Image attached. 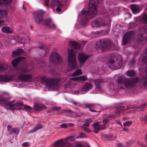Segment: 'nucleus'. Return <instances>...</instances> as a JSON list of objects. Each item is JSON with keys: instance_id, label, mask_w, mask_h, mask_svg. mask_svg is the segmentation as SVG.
Listing matches in <instances>:
<instances>
[{"instance_id": "obj_1", "label": "nucleus", "mask_w": 147, "mask_h": 147, "mask_svg": "<svg viewBox=\"0 0 147 147\" xmlns=\"http://www.w3.org/2000/svg\"><path fill=\"white\" fill-rule=\"evenodd\" d=\"M98 0H91L88 4L89 8L87 11H82L81 12L82 18L80 21V23L82 25H85L97 13V7L99 3Z\"/></svg>"}, {"instance_id": "obj_22", "label": "nucleus", "mask_w": 147, "mask_h": 147, "mask_svg": "<svg viewBox=\"0 0 147 147\" xmlns=\"http://www.w3.org/2000/svg\"><path fill=\"white\" fill-rule=\"evenodd\" d=\"M7 16V13L6 11L0 9V19L1 18H6ZM4 23L3 20H0V26Z\"/></svg>"}, {"instance_id": "obj_52", "label": "nucleus", "mask_w": 147, "mask_h": 147, "mask_svg": "<svg viewBox=\"0 0 147 147\" xmlns=\"http://www.w3.org/2000/svg\"><path fill=\"white\" fill-rule=\"evenodd\" d=\"M67 123H63L60 125L61 127V128H66L67 126Z\"/></svg>"}, {"instance_id": "obj_6", "label": "nucleus", "mask_w": 147, "mask_h": 147, "mask_svg": "<svg viewBox=\"0 0 147 147\" xmlns=\"http://www.w3.org/2000/svg\"><path fill=\"white\" fill-rule=\"evenodd\" d=\"M41 80L44 83L47 84L48 86L52 89L57 87L60 79L58 78H49L45 77H42Z\"/></svg>"}, {"instance_id": "obj_27", "label": "nucleus", "mask_w": 147, "mask_h": 147, "mask_svg": "<svg viewBox=\"0 0 147 147\" xmlns=\"http://www.w3.org/2000/svg\"><path fill=\"white\" fill-rule=\"evenodd\" d=\"M95 105L94 104L86 103L84 106L85 108H88L90 111L96 112V111L94 110Z\"/></svg>"}, {"instance_id": "obj_64", "label": "nucleus", "mask_w": 147, "mask_h": 147, "mask_svg": "<svg viewBox=\"0 0 147 147\" xmlns=\"http://www.w3.org/2000/svg\"><path fill=\"white\" fill-rule=\"evenodd\" d=\"M144 119L145 121H147V114H146L144 116Z\"/></svg>"}, {"instance_id": "obj_19", "label": "nucleus", "mask_w": 147, "mask_h": 147, "mask_svg": "<svg viewBox=\"0 0 147 147\" xmlns=\"http://www.w3.org/2000/svg\"><path fill=\"white\" fill-rule=\"evenodd\" d=\"M24 59V57H19L13 59L11 62L13 67L15 68L19 63L23 61Z\"/></svg>"}, {"instance_id": "obj_17", "label": "nucleus", "mask_w": 147, "mask_h": 147, "mask_svg": "<svg viewBox=\"0 0 147 147\" xmlns=\"http://www.w3.org/2000/svg\"><path fill=\"white\" fill-rule=\"evenodd\" d=\"M139 80V78L138 77L128 78L127 81V82H128V88H131L133 86L134 84L137 83Z\"/></svg>"}, {"instance_id": "obj_8", "label": "nucleus", "mask_w": 147, "mask_h": 147, "mask_svg": "<svg viewBox=\"0 0 147 147\" xmlns=\"http://www.w3.org/2000/svg\"><path fill=\"white\" fill-rule=\"evenodd\" d=\"M119 60L118 59H111L108 63V66L112 69H119L122 67L123 60L121 59H119Z\"/></svg>"}, {"instance_id": "obj_36", "label": "nucleus", "mask_w": 147, "mask_h": 147, "mask_svg": "<svg viewBox=\"0 0 147 147\" xmlns=\"http://www.w3.org/2000/svg\"><path fill=\"white\" fill-rule=\"evenodd\" d=\"M19 132V129L16 128H11L9 131L10 134H14L15 135H18Z\"/></svg>"}, {"instance_id": "obj_44", "label": "nucleus", "mask_w": 147, "mask_h": 147, "mask_svg": "<svg viewBox=\"0 0 147 147\" xmlns=\"http://www.w3.org/2000/svg\"><path fill=\"white\" fill-rule=\"evenodd\" d=\"M132 121H129L124 122L123 123V125L124 127H125L126 126H129L132 124Z\"/></svg>"}, {"instance_id": "obj_2", "label": "nucleus", "mask_w": 147, "mask_h": 147, "mask_svg": "<svg viewBox=\"0 0 147 147\" xmlns=\"http://www.w3.org/2000/svg\"><path fill=\"white\" fill-rule=\"evenodd\" d=\"M115 8L111 5L109 6L108 7V9L106 10H105L103 8V13L106 17H108L107 20L108 22L107 23H105L104 22V20L102 19H98L97 20H94L92 21V25L93 27H99L102 26H107L108 27V29L106 32H109L110 30L111 27V20L110 18L114 13L113 10V9Z\"/></svg>"}, {"instance_id": "obj_46", "label": "nucleus", "mask_w": 147, "mask_h": 147, "mask_svg": "<svg viewBox=\"0 0 147 147\" xmlns=\"http://www.w3.org/2000/svg\"><path fill=\"white\" fill-rule=\"evenodd\" d=\"M80 136H77L76 137L77 138H84L86 137V135L83 133H80Z\"/></svg>"}, {"instance_id": "obj_29", "label": "nucleus", "mask_w": 147, "mask_h": 147, "mask_svg": "<svg viewBox=\"0 0 147 147\" xmlns=\"http://www.w3.org/2000/svg\"><path fill=\"white\" fill-rule=\"evenodd\" d=\"M131 9L133 13L136 14L140 11V7L136 4L133 5L131 7Z\"/></svg>"}, {"instance_id": "obj_55", "label": "nucleus", "mask_w": 147, "mask_h": 147, "mask_svg": "<svg viewBox=\"0 0 147 147\" xmlns=\"http://www.w3.org/2000/svg\"><path fill=\"white\" fill-rule=\"evenodd\" d=\"M89 123L86 121L85 123H84L82 126H83L84 127H89Z\"/></svg>"}, {"instance_id": "obj_60", "label": "nucleus", "mask_w": 147, "mask_h": 147, "mask_svg": "<svg viewBox=\"0 0 147 147\" xmlns=\"http://www.w3.org/2000/svg\"><path fill=\"white\" fill-rule=\"evenodd\" d=\"M61 9L59 7H57L56 8V10L59 12H61Z\"/></svg>"}, {"instance_id": "obj_53", "label": "nucleus", "mask_w": 147, "mask_h": 147, "mask_svg": "<svg viewBox=\"0 0 147 147\" xmlns=\"http://www.w3.org/2000/svg\"><path fill=\"white\" fill-rule=\"evenodd\" d=\"M72 102L76 105H77L79 107L80 106V104L79 102L73 101H72Z\"/></svg>"}, {"instance_id": "obj_15", "label": "nucleus", "mask_w": 147, "mask_h": 147, "mask_svg": "<svg viewBox=\"0 0 147 147\" xmlns=\"http://www.w3.org/2000/svg\"><path fill=\"white\" fill-rule=\"evenodd\" d=\"M89 54H86L84 53H79L78 59L79 62L81 63H84L89 57Z\"/></svg>"}, {"instance_id": "obj_45", "label": "nucleus", "mask_w": 147, "mask_h": 147, "mask_svg": "<svg viewBox=\"0 0 147 147\" xmlns=\"http://www.w3.org/2000/svg\"><path fill=\"white\" fill-rule=\"evenodd\" d=\"M50 73L53 75L55 76H58L59 75V74L57 73L56 71L53 69L50 70Z\"/></svg>"}, {"instance_id": "obj_26", "label": "nucleus", "mask_w": 147, "mask_h": 147, "mask_svg": "<svg viewBox=\"0 0 147 147\" xmlns=\"http://www.w3.org/2000/svg\"><path fill=\"white\" fill-rule=\"evenodd\" d=\"M24 52L23 49L21 48H19L16 50L13 51L12 55L13 56H16L22 55Z\"/></svg>"}, {"instance_id": "obj_61", "label": "nucleus", "mask_w": 147, "mask_h": 147, "mask_svg": "<svg viewBox=\"0 0 147 147\" xmlns=\"http://www.w3.org/2000/svg\"><path fill=\"white\" fill-rule=\"evenodd\" d=\"M11 126L9 125H7V130L8 131H10V130H11Z\"/></svg>"}, {"instance_id": "obj_41", "label": "nucleus", "mask_w": 147, "mask_h": 147, "mask_svg": "<svg viewBox=\"0 0 147 147\" xmlns=\"http://www.w3.org/2000/svg\"><path fill=\"white\" fill-rule=\"evenodd\" d=\"M136 63V61L135 59L134 58H132L130 60V61L129 63V65L131 67L134 66Z\"/></svg>"}, {"instance_id": "obj_40", "label": "nucleus", "mask_w": 147, "mask_h": 147, "mask_svg": "<svg viewBox=\"0 0 147 147\" xmlns=\"http://www.w3.org/2000/svg\"><path fill=\"white\" fill-rule=\"evenodd\" d=\"M82 70L79 69L77 70L75 72H74L72 74L73 76H78L81 74H82Z\"/></svg>"}, {"instance_id": "obj_59", "label": "nucleus", "mask_w": 147, "mask_h": 147, "mask_svg": "<svg viewBox=\"0 0 147 147\" xmlns=\"http://www.w3.org/2000/svg\"><path fill=\"white\" fill-rule=\"evenodd\" d=\"M60 107H54L53 108V109L54 111H57L59 109H60Z\"/></svg>"}, {"instance_id": "obj_25", "label": "nucleus", "mask_w": 147, "mask_h": 147, "mask_svg": "<svg viewBox=\"0 0 147 147\" xmlns=\"http://www.w3.org/2000/svg\"><path fill=\"white\" fill-rule=\"evenodd\" d=\"M11 79V77L7 75H0V83L1 82H7Z\"/></svg>"}, {"instance_id": "obj_51", "label": "nucleus", "mask_w": 147, "mask_h": 147, "mask_svg": "<svg viewBox=\"0 0 147 147\" xmlns=\"http://www.w3.org/2000/svg\"><path fill=\"white\" fill-rule=\"evenodd\" d=\"M23 105V103L22 102H18L16 104V105L17 107L22 106Z\"/></svg>"}, {"instance_id": "obj_12", "label": "nucleus", "mask_w": 147, "mask_h": 147, "mask_svg": "<svg viewBox=\"0 0 147 147\" xmlns=\"http://www.w3.org/2000/svg\"><path fill=\"white\" fill-rule=\"evenodd\" d=\"M133 34L134 32L132 31L127 32L125 33L122 38L123 44L125 45L128 43L133 37Z\"/></svg>"}, {"instance_id": "obj_48", "label": "nucleus", "mask_w": 147, "mask_h": 147, "mask_svg": "<svg viewBox=\"0 0 147 147\" xmlns=\"http://www.w3.org/2000/svg\"><path fill=\"white\" fill-rule=\"evenodd\" d=\"M112 87L113 88H112L111 87V88H110V90H111L112 89H113V90L114 91H115L119 87L118 86H117L116 87V88L115 87V85H112Z\"/></svg>"}, {"instance_id": "obj_30", "label": "nucleus", "mask_w": 147, "mask_h": 147, "mask_svg": "<svg viewBox=\"0 0 147 147\" xmlns=\"http://www.w3.org/2000/svg\"><path fill=\"white\" fill-rule=\"evenodd\" d=\"M102 82V81L100 79H97L94 81L95 88L98 90H101L100 84Z\"/></svg>"}, {"instance_id": "obj_54", "label": "nucleus", "mask_w": 147, "mask_h": 147, "mask_svg": "<svg viewBox=\"0 0 147 147\" xmlns=\"http://www.w3.org/2000/svg\"><path fill=\"white\" fill-rule=\"evenodd\" d=\"M147 105V103H145V104H142V105L139 107H138V109H142V108H144L145 107H146V106Z\"/></svg>"}, {"instance_id": "obj_34", "label": "nucleus", "mask_w": 147, "mask_h": 147, "mask_svg": "<svg viewBox=\"0 0 147 147\" xmlns=\"http://www.w3.org/2000/svg\"><path fill=\"white\" fill-rule=\"evenodd\" d=\"M126 75L129 77H133L136 75L135 71L133 69L128 70L126 72Z\"/></svg>"}, {"instance_id": "obj_14", "label": "nucleus", "mask_w": 147, "mask_h": 147, "mask_svg": "<svg viewBox=\"0 0 147 147\" xmlns=\"http://www.w3.org/2000/svg\"><path fill=\"white\" fill-rule=\"evenodd\" d=\"M99 121H97L93 124V127L94 128L93 131L96 134L100 131L104 130L106 128V125H99Z\"/></svg>"}, {"instance_id": "obj_4", "label": "nucleus", "mask_w": 147, "mask_h": 147, "mask_svg": "<svg viewBox=\"0 0 147 147\" xmlns=\"http://www.w3.org/2000/svg\"><path fill=\"white\" fill-rule=\"evenodd\" d=\"M30 69L26 67H22L20 69L21 73L18 76V79L22 82H28L31 81L33 76L32 73H30Z\"/></svg>"}, {"instance_id": "obj_31", "label": "nucleus", "mask_w": 147, "mask_h": 147, "mask_svg": "<svg viewBox=\"0 0 147 147\" xmlns=\"http://www.w3.org/2000/svg\"><path fill=\"white\" fill-rule=\"evenodd\" d=\"M54 145V147H62L64 145V142L63 139L60 140L56 141Z\"/></svg>"}, {"instance_id": "obj_3", "label": "nucleus", "mask_w": 147, "mask_h": 147, "mask_svg": "<svg viewBox=\"0 0 147 147\" xmlns=\"http://www.w3.org/2000/svg\"><path fill=\"white\" fill-rule=\"evenodd\" d=\"M69 45L72 48V49L68 50V61L69 63L68 71L76 68L78 66L76 61V50L79 49L80 46L78 44L76 41H71L69 42Z\"/></svg>"}, {"instance_id": "obj_58", "label": "nucleus", "mask_w": 147, "mask_h": 147, "mask_svg": "<svg viewBox=\"0 0 147 147\" xmlns=\"http://www.w3.org/2000/svg\"><path fill=\"white\" fill-rule=\"evenodd\" d=\"M67 126H69V127L73 126L74 125V124L71 123H67Z\"/></svg>"}, {"instance_id": "obj_37", "label": "nucleus", "mask_w": 147, "mask_h": 147, "mask_svg": "<svg viewBox=\"0 0 147 147\" xmlns=\"http://www.w3.org/2000/svg\"><path fill=\"white\" fill-rule=\"evenodd\" d=\"M11 1L12 0H0V6H5L7 5L9 1Z\"/></svg>"}, {"instance_id": "obj_56", "label": "nucleus", "mask_w": 147, "mask_h": 147, "mask_svg": "<svg viewBox=\"0 0 147 147\" xmlns=\"http://www.w3.org/2000/svg\"><path fill=\"white\" fill-rule=\"evenodd\" d=\"M93 33L95 34H100L102 32L101 31H98L92 32Z\"/></svg>"}, {"instance_id": "obj_42", "label": "nucleus", "mask_w": 147, "mask_h": 147, "mask_svg": "<svg viewBox=\"0 0 147 147\" xmlns=\"http://www.w3.org/2000/svg\"><path fill=\"white\" fill-rule=\"evenodd\" d=\"M74 136H70L67 137L64 139L65 140H69L73 142L74 141Z\"/></svg>"}, {"instance_id": "obj_39", "label": "nucleus", "mask_w": 147, "mask_h": 147, "mask_svg": "<svg viewBox=\"0 0 147 147\" xmlns=\"http://www.w3.org/2000/svg\"><path fill=\"white\" fill-rule=\"evenodd\" d=\"M104 72V71L103 70L101 69L97 68L96 70H95V71L94 72V73L99 75H101L102 74H103Z\"/></svg>"}, {"instance_id": "obj_63", "label": "nucleus", "mask_w": 147, "mask_h": 147, "mask_svg": "<svg viewBox=\"0 0 147 147\" xmlns=\"http://www.w3.org/2000/svg\"><path fill=\"white\" fill-rule=\"evenodd\" d=\"M86 120L87 122H88V123L89 122H91L92 121V120L91 119H86Z\"/></svg>"}, {"instance_id": "obj_24", "label": "nucleus", "mask_w": 147, "mask_h": 147, "mask_svg": "<svg viewBox=\"0 0 147 147\" xmlns=\"http://www.w3.org/2000/svg\"><path fill=\"white\" fill-rule=\"evenodd\" d=\"M1 30L3 32L6 34H12L13 32L12 28L7 26H4L2 27Z\"/></svg>"}, {"instance_id": "obj_18", "label": "nucleus", "mask_w": 147, "mask_h": 147, "mask_svg": "<svg viewBox=\"0 0 147 147\" xmlns=\"http://www.w3.org/2000/svg\"><path fill=\"white\" fill-rule=\"evenodd\" d=\"M127 78L119 77L117 79V82L119 84L124 85L126 87L128 88V82H127Z\"/></svg>"}, {"instance_id": "obj_47", "label": "nucleus", "mask_w": 147, "mask_h": 147, "mask_svg": "<svg viewBox=\"0 0 147 147\" xmlns=\"http://www.w3.org/2000/svg\"><path fill=\"white\" fill-rule=\"evenodd\" d=\"M24 108L26 110H31L32 109V108L31 107L27 105H25Z\"/></svg>"}, {"instance_id": "obj_5", "label": "nucleus", "mask_w": 147, "mask_h": 147, "mask_svg": "<svg viewBox=\"0 0 147 147\" xmlns=\"http://www.w3.org/2000/svg\"><path fill=\"white\" fill-rule=\"evenodd\" d=\"M114 45L113 42L109 39H102L98 41L96 44L95 47L97 49H100L105 51L109 49Z\"/></svg>"}, {"instance_id": "obj_43", "label": "nucleus", "mask_w": 147, "mask_h": 147, "mask_svg": "<svg viewBox=\"0 0 147 147\" xmlns=\"http://www.w3.org/2000/svg\"><path fill=\"white\" fill-rule=\"evenodd\" d=\"M49 0H45V1L42 3L45 6L47 7H48L49 5Z\"/></svg>"}, {"instance_id": "obj_9", "label": "nucleus", "mask_w": 147, "mask_h": 147, "mask_svg": "<svg viewBox=\"0 0 147 147\" xmlns=\"http://www.w3.org/2000/svg\"><path fill=\"white\" fill-rule=\"evenodd\" d=\"M125 111V108L124 107H119L116 109L115 113L110 116V117L104 118L102 121L103 123L104 124L108 123L111 120V117H118L121 113H123Z\"/></svg>"}, {"instance_id": "obj_16", "label": "nucleus", "mask_w": 147, "mask_h": 147, "mask_svg": "<svg viewBox=\"0 0 147 147\" xmlns=\"http://www.w3.org/2000/svg\"><path fill=\"white\" fill-rule=\"evenodd\" d=\"M93 87V85L89 82L85 83L83 85L81 89V92L82 94H84L86 91L91 90Z\"/></svg>"}, {"instance_id": "obj_23", "label": "nucleus", "mask_w": 147, "mask_h": 147, "mask_svg": "<svg viewBox=\"0 0 147 147\" xmlns=\"http://www.w3.org/2000/svg\"><path fill=\"white\" fill-rule=\"evenodd\" d=\"M134 20L136 21H139L140 22H144L147 24V14L141 16L136 18Z\"/></svg>"}, {"instance_id": "obj_35", "label": "nucleus", "mask_w": 147, "mask_h": 147, "mask_svg": "<svg viewBox=\"0 0 147 147\" xmlns=\"http://www.w3.org/2000/svg\"><path fill=\"white\" fill-rule=\"evenodd\" d=\"M42 125L41 124H38L36 125V127L33 128L30 131L31 132H34L38 130L39 129L42 128Z\"/></svg>"}, {"instance_id": "obj_7", "label": "nucleus", "mask_w": 147, "mask_h": 147, "mask_svg": "<svg viewBox=\"0 0 147 147\" xmlns=\"http://www.w3.org/2000/svg\"><path fill=\"white\" fill-rule=\"evenodd\" d=\"M142 29H144V33H142L138 36V42L137 44L133 45V46L135 49L138 47L140 45L143 44L147 41V28H145L143 27Z\"/></svg>"}, {"instance_id": "obj_28", "label": "nucleus", "mask_w": 147, "mask_h": 147, "mask_svg": "<svg viewBox=\"0 0 147 147\" xmlns=\"http://www.w3.org/2000/svg\"><path fill=\"white\" fill-rule=\"evenodd\" d=\"M64 1V0H51L50 4L52 5H56L61 6L62 2Z\"/></svg>"}, {"instance_id": "obj_20", "label": "nucleus", "mask_w": 147, "mask_h": 147, "mask_svg": "<svg viewBox=\"0 0 147 147\" xmlns=\"http://www.w3.org/2000/svg\"><path fill=\"white\" fill-rule=\"evenodd\" d=\"M44 24L47 25L49 28L51 29H54L56 28L55 25L52 23V20L51 19H48L46 20Z\"/></svg>"}, {"instance_id": "obj_49", "label": "nucleus", "mask_w": 147, "mask_h": 147, "mask_svg": "<svg viewBox=\"0 0 147 147\" xmlns=\"http://www.w3.org/2000/svg\"><path fill=\"white\" fill-rule=\"evenodd\" d=\"M137 22H134V23L132 22H130L129 23V26H130V27H131V26L132 25L134 27H135L137 26Z\"/></svg>"}, {"instance_id": "obj_57", "label": "nucleus", "mask_w": 147, "mask_h": 147, "mask_svg": "<svg viewBox=\"0 0 147 147\" xmlns=\"http://www.w3.org/2000/svg\"><path fill=\"white\" fill-rule=\"evenodd\" d=\"M15 105L16 104H9L8 105L9 107L10 108H13Z\"/></svg>"}, {"instance_id": "obj_10", "label": "nucleus", "mask_w": 147, "mask_h": 147, "mask_svg": "<svg viewBox=\"0 0 147 147\" xmlns=\"http://www.w3.org/2000/svg\"><path fill=\"white\" fill-rule=\"evenodd\" d=\"M50 62L54 63L59 64L62 59L59 55L56 52L52 53L49 58Z\"/></svg>"}, {"instance_id": "obj_38", "label": "nucleus", "mask_w": 147, "mask_h": 147, "mask_svg": "<svg viewBox=\"0 0 147 147\" xmlns=\"http://www.w3.org/2000/svg\"><path fill=\"white\" fill-rule=\"evenodd\" d=\"M9 99L5 97L0 98V104H6Z\"/></svg>"}, {"instance_id": "obj_13", "label": "nucleus", "mask_w": 147, "mask_h": 147, "mask_svg": "<svg viewBox=\"0 0 147 147\" xmlns=\"http://www.w3.org/2000/svg\"><path fill=\"white\" fill-rule=\"evenodd\" d=\"M45 12L42 10H40L35 13V19L37 23H40L43 20V16Z\"/></svg>"}, {"instance_id": "obj_33", "label": "nucleus", "mask_w": 147, "mask_h": 147, "mask_svg": "<svg viewBox=\"0 0 147 147\" xmlns=\"http://www.w3.org/2000/svg\"><path fill=\"white\" fill-rule=\"evenodd\" d=\"M8 65L5 63H0V72L5 71L7 69Z\"/></svg>"}, {"instance_id": "obj_11", "label": "nucleus", "mask_w": 147, "mask_h": 147, "mask_svg": "<svg viewBox=\"0 0 147 147\" xmlns=\"http://www.w3.org/2000/svg\"><path fill=\"white\" fill-rule=\"evenodd\" d=\"M87 80V77L84 75L78 76L70 78L67 81V84L69 86L71 85L72 84L75 85L76 84L75 81L78 80L84 81Z\"/></svg>"}, {"instance_id": "obj_32", "label": "nucleus", "mask_w": 147, "mask_h": 147, "mask_svg": "<svg viewBox=\"0 0 147 147\" xmlns=\"http://www.w3.org/2000/svg\"><path fill=\"white\" fill-rule=\"evenodd\" d=\"M34 108L36 110L40 111L43 109H46L47 107L44 105L36 104L35 105Z\"/></svg>"}, {"instance_id": "obj_21", "label": "nucleus", "mask_w": 147, "mask_h": 147, "mask_svg": "<svg viewBox=\"0 0 147 147\" xmlns=\"http://www.w3.org/2000/svg\"><path fill=\"white\" fill-rule=\"evenodd\" d=\"M65 113H66L67 115H72L74 116L80 117L83 115V114L82 113H77L74 111H72L70 109L65 110Z\"/></svg>"}, {"instance_id": "obj_62", "label": "nucleus", "mask_w": 147, "mask_h": 147, "mask_svg": "<svg viewBox=\"0 0 147 147\" xmlns=\"http://www.w3.org/2000/svg\"><path fill=\"white\" fill-rule=\"evenodd\" d=\"M28 143L26 142H25L22 144V146H26L28 145Z\"/></svg>"}, {"instance_id": "obj_50", "label": "nucleus", "mask_w": 147, "mask_h": 147, "mask_svg": "<svg viewBox=\"0 0 147 147\" xmlns=\"http://www.w3.org/2000/svg\"><path fill=\"white\" fill-rule=\"evenodd\" d=\"M81 127L82 128L83 130L84 131H85L86 132H89L90 131L89 129L87 127H84L83 126H81Z\"/></svg>"}]
</instances>
